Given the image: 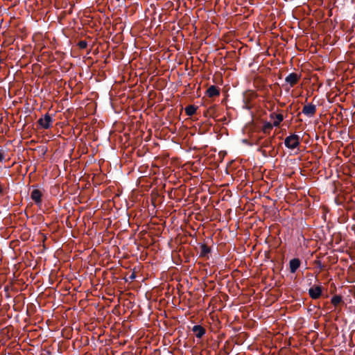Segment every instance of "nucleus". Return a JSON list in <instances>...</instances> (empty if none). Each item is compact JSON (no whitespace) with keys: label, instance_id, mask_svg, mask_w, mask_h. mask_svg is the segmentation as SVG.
Listing matches in <instances>:
<instances>
[{"label":"nucleus","instance_id":"f257e3e1","mask_svg":"<svg viewBox=\"0 0 355 355\" xmlns=\"http://www.w3.org/2000/svg\"><path fill=\"white\" fill-rule=\"evenodd\" d=\"M300 137L299 135L293 134L287 137L284 140V144L286 148L289 149H295L300 146Z\"/></svg>","mask_w":355,"mask_h":355},{"label":"nucleus","instance_id":"f03ea898","mask_svg":"<svg viewBox=\"0 0 355 355\" xmlns=\"http://www.w3.org/2000/svg\"><path fill=\"white\" fill-rule=\"evenodd\" d=\"M301 76L296 73H291L288 76H287L285 78V81L286 83L289 84L291 87H293L297 83L299 80L300 79Z\"/></svg>","mask_w":355,"mask_h":355},{"label":"nucleus","instance_id":"7ed1b4c3","mask_svg":"<svg viewBox=\"0 0 355 355\" xmlns=\"http://www.w3.org/2000/svg\"><path fill=\"white\" fill-rule=\"evenodd\" d=\"M52 122L51 117L49 114H46L42 118L38 121L39 124L45 129H48L51 126Z\"/></svg>","mask_w":355,"mask_h":355},{"label":"nucleus","instance_id":"20e7f679","mask_svg":"<svg viewBox=\"0 0 355 355\" xmlns=\"http://www.w3.org/2000/svg\"><path fill=\"white\" fill-rule=\"evenodd\" d=\"M316 112V107L315 105L309 104L304 106L302 113L307 116H313Z\"/></svg>","mask_w":355,"mask_h":355},{"label":"nucleus","instance_id":"39448f33","mask_svg":"<svg viewBox=\"0 0 355 355\" xmlns=\"http://www.w3.org/2000/svg\"><path fill=\"white\" fill-rule=\"evenodd\" d=\"M321 293L322 288L319 286L312 287L309 290V294L313 299H318L321 295Z\"/></svg>","mask_w":355,"mask_h":355},{"label":"nucleus","instance_id":"423d86ee","mask_svg":"<svg viewBox=\"0 0 355 355\" xmlns=\"http://www.w3.org/2000/svg\"><path fill=\"white\" fill-rule=\"evenodd\" d=\"M270 118L273 120L272 124L275 127L279 126L284 120V116L282 114H276L275 112L270 114Z\"/></svg>","mask_w":355,"mask_h":355},{"label":"nucleus","instance_id":"0eeeda50","mask_svg":"<svg viewBox=\"0 0 355 355\" xmlns=\"http://www.w3.org/2000/svg\"><path fill=\"white\" fill-rule=\"evenodd\" d=\"M207 95L209 97V98H212V97H215V96H219L220 94V91L219 89L217 88L216 86L215 85H211L207 89Z\"/></svg>","mask_w":355,"mask_h":355},{"label":"nucleus","instance_id":"6e6552de","mask_svg":"<svg viewBox=\"0 0 355 355\" xmlns=\"http://www.w3.org/2000/svg\"><path fill=\"white\" fill-rule=\"evenodd\" d=\"M300 266V261L299 259H293L289 262V266H290V271L292 273H294L296 272L297 268Z\"/></svg>","mask_w":355,"mask_h":355},{"label":"nucleus","instance_id":"1a4fd4ad","mask_svg":"<svg viewBox=\"0 0 355 355\" xmlns=\"http://www.w3.org/2000/svg\"><path fill=\"white\" fill-rule=\"evenodd\" d=\"M42 192L39 189H34L31 193V198L37 204L41 202Z\"/></svg>","mask_w":355,"mask_h":355},{"label":"nucleus","instance_id":"9d476101","mask_svg":"<svg viewBox=\"0 0 355 355\" xmlns=\"http://www.w3.org/2000/svg\"><path fill=\"white\" fill-rule=\"evenodd\" d=\"M192 331L195 333L197 338H201L205 334V329L200 325H195Z\"/></svg>","mask_w":355,"mask_h":355},{"label":"nucleus","instance_id":"9b49d317","mask_svg":"<svg viewBox=\"0 0 355 355\" xmlns=\"http://www.w3.org/2000/svg\"><path fill=\"white\" fill-rule=\"evenodd\" d=\"M197 110V107L193 105H188L185 107V113L187 116H192L193 115Z\"/></svg>","mask_w":355,"mask_h":355},{"label":"nucleus","instance_id":"f8f14e48","mask_svg":"<svg viewBox=\"0 0 355 355\" xmlns=\"http://www.w3.org/2000/svg\"><path fill=\"white\" fill-rule=\"evenodd\" d=\"M273 124L270 122H265L263 125L262 130L264 133H268L273 128Z\"/></svg>","mask_w":355,"mask_h":355},{"label":"nucleus","instance_id":"ddd939ff","mask_svg":"<svg viewBox=\"0 0 355 355\" xmlns=\"http://www.w3.org/2000/svg\"><path fill=\"white\" fill-rule=\"evenodd\" d=\"M342 301V297L340 295H334L331 300V302L334 306H337L338 304L340 303Z\"/></svg>","mask_w":355,"mask_h":355},{"label":"nucleus","instance_id":"4468645a","mask_svg":"<svg viewBox=\"0 0 355 355\" xmlns=\"http://www.w3.org/2000/svg\"><path fill=\"white\" fill-rule=\"evenodd\" d=\"M209 252H210V250L206 245H202L201 246L200 254L202 256H205V254H208Z\"/></svg>","mask_w":355,"mask_h":355},{"label":"nucleus","instance_id":"2eb2a0df","mask_svg":"<svg viewBox=\"0 0 355 355\" xmlns=\"http://www.w3.org/2000/svg\"><path fill=\"white\" fill-rule=\"evenodd\" d=\"M4 159V153L2 150H0V162Z\"/></svg>","mask_w":355,"mask_h":355},{"label":"nucleus","instance_id":"dca6fc26","mask_svg":"<svg viewBox=\"0 0 355 355\" xmlns=\"http://www.w3.org/2000/svg\"><path fill=\"white\" fill-rule=\"evenodd\" d=\"M317 263L318 264V267H320V268L323 267L320 261H318Z\"/></svg>","mask_w":355,"mask_h":355},{"label":"nucleus","instance_id":"f3484780","mask_svg":"<svg viewBox=\"0 0 355 355\" xmlns=\"http://www.w3.org/2000/svg\"><path fill=\"white\" fill-rule=\"evenodd\" d=\"M80 44H81V46H85V44H82V42Z\"/></svg>","mask_w":355,"mask_h":355}]
</instances>
